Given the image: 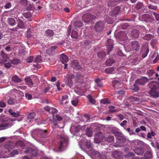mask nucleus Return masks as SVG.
Instances as JSON below:
<instances>
[{
    "instance_id": "nucleus-54",
    "label": "nucleus",
    "mask_w": 159,
    "mask_h": 159,
    "mask_svg": "<svg viewBox=\"0 0 159 159\" xmlns=\"http://www.w3.org/2000/svg\"><path fill=\"white\" fill-rule=\"evenodd\" d=\"M20 2L21 4L25 6H26L28 3L27 0H20Z\"/></svg>"
},
{
    "instance_id": "nucleus-30",
    "label": "nucleus",
    "mask_w": 159,
    "mask_h": 159,
    "mask_svg": "<svg viewBox=\"0 0 159 159\" xmlns=\"http://www.w3.org/2000/svg\"><path fill=\"white\" fill-rule=\"evenodd\" d=\"M138 144L142 147H147L148 146V145L147 144L141 140H139L138 142Z\"/></svg>"
},
{
    "instance_id": "nucleus-23",
    "label": "nucleus",
    "mask_w": 159,
    "mask_h": 159,
    "mask_svg": "<svg viewBox=\"0 0 159 159\" xmlns=\"http://www.w3.org/2000/svg\"><path fill=\"white\" fill-rule=\"evenodd\" d=\"M116 140L117 142L119 143H123L126 141L125 138L122 136L118 137L116 138Z\"/></svg>"
},
{
    "instance_id": "nucleus-32",
    "label": "nucleus",
    "mask_w": 159,
    "mask_h": 159,
    "mask_svg": "<svg viewBox=\"0 0 159 159\" xmlns=\"http://www.w3.org/2000/svg\"><path fill=\"white\" fill-rule=\"evenodd\" d=\"M100 102L101 103L103 104H110L111 103V102L107 98L101 99L100 101Z\"/></svg>"
},
{
    "instance_id": "nucleus-31",
    "label": "nucleus",
    "mask_w": 159,
    "mask_h": 159,
    "mask_svg": "<svg viewBox=\"0 0 159 159\" xmlns=\"http://www.w3.org/2000/svg\"><path fill=\"white\" fill-rule=\"evenodd\" d=\"M42 61L41 56L40 55H37L35 58V61L36 63H41Z\"/></svg>"
},
{
    "instance_id": "nucleus-33",
    "label": "nucleus",
    "mask_w": 159,
    "mask_h": 159,
    "mask_svg": "<svg viewBox=\"0 0 159 159\" xmlns=\"http://www.w3.org/2000/svg\"><path fill=\"white\" fill-rule=\"evenodd\" d=\"M12 81L16 82H21V80L17 76L15 75L13 76L11 78Z\"/></svg>"
},
{
    "instance_id": "nucleus-8",
    "label": "nucleus",
    "mask_w": 159,
    "mask_h": 159,
    "mask_svg": "<svg viewBox=\"0 0 159 159\" xmlns=\"http://www.w3.org/2000/svg\"><path fill=\"white\" fill-rule=\"evenodd\" d=\"M113 40L110 39H107V54H109V53L112 51L113 46Z\"/></svg>"
},
{
    "instance_id": "nucleus-62",
    "label": "nucleus",
    "mask_w": 159,
    "mask_h": 159,
    "mask_svg": "<svg viewBox=\"0 0 159 159\" xmlns=\"http://www.w3.org/2000/svg\"><path fill=\"white\" fill-rule=\"evenodd\" d=\"M25 97L27 98L28 100H30L32 98V96L28 93H26L25 94Z\"/></svg>"
},
{
    "instance_id": "nucleus-28",
    "label": "nucleus",
    "mask_w": 159,
    "mask_h": 159,
    "mask_svg": "<svg viewBox=\"0 0 159 159\" xmlns=\"http://www.w3.org/2000/svg\"><path fill=\"white\" fill-rule=\"evenodd\" d=\"M97 55L100 58H103L106 55V53L105 51H102L98 52Z\"/></svg>"
},
{
    "instance_id": "nucleus-63",
    "label": "nucleus",
    "mask_w": 159,
    "mask_h": 159,
    "mask_svg": "<svg viewBox=\"0 0 159 159\" xmlns=\"http://www.w3.org/2000/svg\"><path fill=\"white\" fill-rule=\"evenodd\" d=\"M119 152L118 151H115L113 153V156L114 157H117L119 156Z\"/></svg>"
},
{
    "instance_id": "nucleus-10",
    "label": "nucleus",
    "mask_w": 159,
    "mask_h": 159,
    "mask_svg": "<svg viewBox=\"0 0 159 159\" xmlns=\"http://www.w3.org/2000/svg\"><path fill=\"white\" fill-rule=\"evenodd\" d=\"M84 75L80 73H78L75 78V82L80 84H82L83 82Z\"/></svg>"
},
{
    "instance_id": "nucleus-48",
    "label": "nucleus",
    "mask_w": 159,
    "mask_h": 159,
    "mask_svg": "<svg viewBox=\"0 0 159 159\" xmlns=\"http://www.w3.org/2000/svg\"><path fill=\"white\" fill-rule=\"evenodd\" d=\"M112 133L115 136H121L122 134V133L120 131H116L114 130H113L112 131Z\"/></svg>"
},
{
    "instance_id": "nucleus-57",
    "label": "nucleus",
    "mask_w": 159,
    "mask_h": 159,
    "mask_svg": "<svg viewBox=\"0 0 159 159\" xmlns=\"http://www.w3.org/2000/svg\"><path fill=\"white\" fill-rule=\"evenodd\" d=\"M7 102L9 104L12 105L14 103V99L12 98H10Z\"/></svg>"
},
{
    "instance_id": "nucleus-42",
    "label": "nucleus",
    "mask_w": 159,
    "mask_h": 159,
    "mask_svg": "<svg viewBox=\"0 0 159 159\" xmlns=\"http://www.w3.org/2000/svg\"><path fill=\"white\" fill-rule=\"evenodd\" d=\"M15 145L17 146H20L22 147H24V144L22 141L21 140L18 141L15 143Z\"/></svg>"
},
{
    "instance_id": "nucleus-1",
    "label": "nucleus",
    "mask_w": 159,
    "mask_h": 159,
    "mask_svg": "<svg viewBox=\"0 0 159 159\" xmlns=\"http://www.w3.org/2000/svg\"><path fill=\"white\" fill-rule=\"evenodd\" d=\"M155 83L154 81H153L149 82L148 84L149 87L151 89L149 93L152 98H154L159 97V89L155 86Z\"/></svg>"
},
{
    "instance_id": "nucleus-12",
    "label": "nucleus",
    "mask_w": 159,
    "mask_h": 159,
    "mask_svg": "<svg viewBox=\"0 0 159 159\" xmlns=\"http://www.w3.org/2000/svg\"><path fill=\"white\" fill-rule=\"evenodd\" d=\"M117 35L118 36L119 39L122 41H126L128 39H129V38L127 36L126 33L123 31H120L117 34Z\"/></svg>"
},
{
    "instance_id": "nucleus-25",
    "label": "nucleus",
    "mask_w": 159,
    "mask_h": 159,
    "mask_svg": "<svg viewBox=\"0 0 159 159\" xmlns=\"http://www.w3.org/2000/svg\"><path fill=\"white\" fill-rule=\"evenodd\" d=\"M93 130L91 128L89 127L86 129V133L88 137H91L93 135Z\"/></svg>"
},
{
    "instance_id": "nucleus-52",
    "label": "nucleus",
    "mask_w": 159,
    "mask_h": 159,
    "mask_svg": "<svg viewBox=\"0 0 159 159\" xmlns=\"http://www.w3.org/2000/svg\"><path fill=\"white\" fill-rule=\"evenodd\" d=\"M154 71L153 70H149L147 71V74L150 77L152 76L155 74Z\"/></svg>"
},
{
    "instance_id": "nucleus-59",
    "label": "nucleus",
    "mask_w": 159,
    "mask_h": 159,
    "mask_svg": "<svg viewBox=\"0 0 159 159\" xmlns=\"http://www.w3.org/2000/svg\"><path fill=\"white\" fill-rule=\"evenodd\" d=\"M78 103V100L77 99H75L71 101V103L75 106H76Z\"/></svg>"
},
{
    "instance_id": "nucleus-60",
    "label": "nucleus",
    "mask_w": 159,
    "mask_h": 159,
    "mask_svg": "<svg viewBox=\"0 0 159 159\" xmlns=\"http://www.w3.org/2000/svg\"><path fill=\"white\" fill-rule=\"evenodd\" d=\"M56 86L57 87V89L58 90L60 91V90H61L62 89L60 87V83L58 81H57L56 83Z\"/></svg>"
},
{
    "instance_id": "nucleus-43",
    "label": "nucleus",
    "mask_w": 159,
    "mask_h": 159,
    "mask_svg": "<svg viewBox=\"0 0 159 159\" xmlns=\"http://www.w3.org/2000/svg\"><path fill=\"white\" fill-rule=\"evenodd\" d=\"M82 23L80 21L75 22L74 24V26L75 28H80L82 27Z\"/></svg>"
},
{
    "instance_id": "nucleus-61",
    "label": "nucleus",
    "mask_w": 159,
    "mask_h": 159,
    "mask_svg": "<svg viewBox=\"0 0 159 159\" xmlns=\"http://www.w3.org/2000/svg\"><path fill=\"white\" fill-rule=\"evenodd\" d=\"M33 60V57L32 56H30L27 58L26 61L28 62H31Z\"/></svg>"
},
{
    "instance_id": "nucleus-21",
    "label": "nucleus",
    "mask_w": 159,
    "mask_h": 159,
    "mask_svg": "<svg viewBox=\"0 0 159 159\" xmlns=\"http://www.w3.org/2000/svg\"><path fill=\"white\" fill-rule=\"evenodd\" d=\"M8 112L12 117H18L20 115V113L19 112H17L16 113L11 109H9Z\"/></svg>"
},
{
    "instance_id": "nucleus-4",
    "label": "nucleus",
    "mask_w": 159,
    "mask_h": 159,
    "mask_svg": "<svg viewBox=\"0 0 159 159\" xmlns=\"http://www.w3.org/2000/svg\"><path fill=\"white\" fill-rule=\"evenodd\" d=\"M129 48L135 51H138L140 47V44L138 41H132L130 43Z\"/></svg>"
},
{
    "instance_id": "nucleus-50",
    "label": "nucleus",
    "mask_w": 159,
    "mask_h": 159,
    "mask_svg": "<svg viewBox=\"0 0 159 159\" xmlns=\"http://www.w3.org/2000/svg\"><path fill=\"white\" fill-rule=\"evenodd\" d=\"M20 62V60L17 58H15L11 61V63L13 64H17Z\"/></svg>"
},
{
    "instance_id": "nucleus-27",
    "label": "nucleus",
    "mask_w": 159,
    "mask_h": 159,
    "mask_svg": "<svg viewBox=\"0 0 159 159\" xmlns=\"http://www.w3.org/2000/svg\"><path fill=\"white\" fill-rule=\"evenodd\" d=\"M68 141V139L67 138H64L63 139L62 141H60V145L58 146V149L60 150L63 146V142H67Z\"/></svg>"
},
{
    "instance_id": "nucleus-38",
    "label": "nucleus",
    "mask_w": 159,
    "mask_h": 159,
    "mask_svg": "<svg viewBox=\"0 0 159 159\" xmlns=\"http://www.w3.org/2000/svg\"><path fill=\"white\" fill-rule=\"evenodd\" d=\"M144 156L146 158H150L152 157V154L149 151H146L144 154Z\"/></svg>"
},
{
    "instance_id": "nucleus-56",
    "label": "nucleus",
    "mask_w": 159,
    "mask_h": 159,
    "mask_svg": "<svg viewBox=\"0 0 159 159\" xmlns=\"http://www.w3.org/2000/svg\"><path fill=\"white\" fill-rule=\"evenodd\" d=\"M148 7L150 9L154 10H156L157 9V7L156 6L153 5L151 4L148 6Z\"/></svg>"
},
{
    "instance_id": "nucleus-44",
    "label": "nucleus",
    "mask_w": 159,
    "mask_h": 159,
    "mask_svg": "<svg viewBox=\"0 0 159 159\" xmlns=\"http://www.w3.org/2000/svg\"><path fill=\"white\" fill-rule=\"evenodd\" d=\"M142 17L145 21H147L150 18V15L148 14H144L142 15Z\"/></svg>"
},
{
    "instance_id": "nucleus-17",
    "label": "nucleus",
    "mask_w": 159,
    "mask_h": 159,
    "mask_svg": "<svg viewBox=\"0 0 159 159\" xmlns=\"http://www.w3.org/2000/svg\"><path fill=\"white\" fill-rule=\"evenodd\" d=\"M85 145L87 148L90 151H92L93 150V144L90 141L86 140L85 142Z\"/></svg>"
},
{
    "instance_id": "nucleus-39",
    "label": "nucleus",
    "mask_w": 159,
    "mask_h": 159,
    "mask_svg": "<svg viewBox=\"0 0 159 159\" xmlns=\"http://www.w3.org/2000/svg\"><path fill=\"white\" fill-rule=\"evenodd\" d=\"M114 68L113 67H111L106 68L105 70V72L106 73L108 74H111L112 73Z\"/></svg>"
},
{
    "instance_id": "nucleus-5",
    "label": "nucleus",
    "mask_w": 159,
    "mask_h": 159,
    "mask_svg": "<svg viewBox=\"0 0 159 159\" xmlns=\"http://www.w3.org/2000/svg\"><path fill=\"white\" fill-rule=\"evenodd\" d=\"M146 129L145 127L141 126L139 128H138L135 130V132L137 133V135L140 137L145 138L146 136V134L142 132H140L142 130L146 131Z\"/></svg>"
},
{
    "instance_id": "nucleus-22",
    "label": "nucleus",
    "mask_w": 159,
    "mask_h": 159,
    "mask_svg": "<svg viewBox=\"0 0 159 159\" xmlns=\"http://www.w3.org/2000/svg\"><path fill=\"white\" fill-rule=\"evenodd\" d=\"M54 34V32L52 30L48 29L45 31L44 35L46 36L52 37Z\"/></svg>"
},
{
    "instance_id": "nucleus-9",
    "label": "nucleus",
    "mask_w": 159,
    "mask_h": 159,
    "mask_svg": "<svg viewBox=\"0 0 159 159\" xmlns=\"http://www.w3.org/2000/svg\"><path fill=\"white\" fill-rule=\"evenodd\" d=\"M102 133L100 132L97 133L95 135L94 139V142L97 143H99L102 142Z\"/></svg>"
},
{
    "instance_id": "nucleus-13",
    "label": "nucleus",
    "mask_w": 159,
    "mask_h": 159,
    "mask_svg": "<svg viewBox=\"0 0 159 159\" xmlns=\"http://www.w3.org/2000/svg\"><path fill=\"white\" fill-rule=\"evenodd\" d=\"M148 81V79L146 77H142L141 78L136 80L135 81V83L139 84L144 85Z\"/></svg>"
},
{
    "instance_id": "nucleus-19",
    "label": "nucleus",
    "mask_w": 159,
    "mask_h": 159,
    "mask_svg": "<svg viewBox=\"0 0 159 159\" xmlns=\"http://www.w3.org/2000/svg\"><path fill=\"white\" fill-rule=\"evenodd\" d=\"M120 10V8L119 7H116L113 11L112 12L111 15L112 16H114L119 14Z\"/></svg>"
},
{
    "instance_id": "nucleus-16",
    "label": "nucleus",
    "mask_w": 159,
    "mask_h": 159,
    "mask_svg": "<svg viewBox=\"0 0 159 159\" xmlns=\"http://www.w3.org/2000/svg\"><path fill=\"white\" fill-rule=\"evenodd\" d=\"M17 25L18 28L20 29H23L25 28V25L23 21L21 20L18 18L17 19Z\"/></svg>"
},
{
    "instance_id": "nucleus-2",
    "label": "nucleus",
    "mask_w": 159,
    "mask_h": 159,
    "mask_svg": "<svg viewBox=\"0 0 159 159\" xmlns=\"http://www.w3.org/2000/svg\"><path fill=\"white\" fill-rule=\"evenodd\" d=\"M104 25L105 23L103 21H98L95 24L94 29L97 33H101L104 28Z\"/></svg>"
},
{
    "instance_id": "nucleus-7",
    "label": "nucleus",
    "mask_w": 159,
    "mask_h": 159,
    "mask_svg": "<svg viewBox=\"0 0 159 159\" xmlns=\"http://www.w3.org/2000/svg\"><path fill=\"white\" fill-rule=\"evenodd\" d=\"M139 34V32L136 29H134L131 33L129 34V39H136L138 38Z\"/></svg>"
},
{
    "instance_id": "nucleus-41",
    "label": "nucleus",
    "mask_w": 159,
    "mask_h": 159,
    "mask_svg": "<svg viewBox=\"0 0 159 159\" xmlns=\"http://www.w3.org/2000/svg\"><path fill=\"white\" fill-rule=\"evenodd\" d=\"M40 133L41 136L43 137H45L48 134V132L47 130H40Z\"/></svg>"
},
{
    "instance_id": "nucleus-14",
    "label": "nucleus",
    "mask_w": 159,
    "mask_h": 159,
    "mask_svg": "<svg viewBox=\"0 0 159 159\" xmlns=\"http://www.w3.org/2000/svg\"><path fill=\"white\" fill-rule=\"evenodd\" d=\"M25 81L29 86L30 87H32L34 85V84L32 81L31 78L30 76L26 77L25 79Z\"/></svg>"
},
{
    "instance_id": "nucleus-6",
    "label": "nucleus",
    "mask_w": 159,
    "mask_h": 159,
    "mask_svg": "<svg viewBox=\"0 0 159 159\" xmlns=\"http://www.w3.org/2000/svg\"><path fill=\"white\" fill-rule=\"evenodd\" d=\"M149 49L147 45H144L142 46L141 49V57L143 58L146 57L148 53Z\"/></svg>"
},
{
    "instance_id": "nucleus-29",
    "label": "nucleus",
    "mask_w": 159,
    "mask_h": 159,
    "mask_svg": "<svg viewBox=\"0 0 159 159\" xmlns=\"http://www.w3.org/2000/svg\"><path fill=\"white\" fill-rule=\"evenodd\" d=\"M114 60L113 59H109L107 60L105 64L107 66H111L114 62Z\"/></svg>"
},
{
    "instance_id": "nucleus-40",
    "label": "nucleus",
    "mask_w": 159,
    "mask_h": 159,
    "mask_svg": "<svg viewBox=\"0 0 159 159\" xmlns=\"http://www.w3.org/2000/svg\"><path fill=\"white\" fill-rule=\"evenodd\" d=\"M152 38V36L149 34H147L143 38L144 40H149Z\"/></svg>"
},
{
    "instance_id": "nucleus-45",
    "label": "nucleus",
    "mask_w": 159,
    "mask_h": 159,
    "mask_svg": "<svg viewBox=\"0 0 159 159\" xmlns=\"http://www.w3.org/2000/svg\"><path fill=\"white\" fill-rule=\"evenodd\" d=\"M23 16L26 18H30L31 17V14L29 11L24 12L23 14Z\"/></svg>"
},
{
    "instance_id": "nucleus-24",
    "label": "nucleus",
    "mask_w": 159,
    "mask_h": 159,
    "mask_svg": "<svg viewBox=\"0 0 159 159\" xmlns=\"http://www.w3.org/2000/svg\"><path fill=\"white\" fill-rule=\"evenodd\" d=\"M7 23L9 25L11 26H13L16 24L15 20L13 18H8Z\"/></svg>"
},
{
    "instance_id": "nucleus-49",
    "label": "nucleus",
    "mask_w": 159,
    "mask_h": 159,
    "mask_svg": "<svg viewBox=\"0 0 159 159\" xmlns=\"http://www.w3.org/2000/svg\"><path fill=\"white\" fill-rule=\"evenodd\" d=\"M143 4L142 2H139L136 5L135 8L137 10H139L143 6Z\"/></svg>"
},
{
    "instance_id": "nucleus-47",
    "label": "nucleus",
    "mask_w": 159,
    "mask_h": 159,
    "mask_svg": "<svg viewBox=\"0 0 159 159\" xmlns=\"http://www.w3.org/2000/svg\"><path fill=\"white\" fill-rule=\"evenodd\" d=\"M36 114L34 112H33L29 113L28 116V118L30 119H32L34 118Z\"/></svg>"
},
{
    "instance_id": "nucleus-3",
    "label": "nucleus",
    "mask_w": 159,
    "mask_h": 159,
    "mask_svg": "<svg viewBox=\"0 0 159 159\" xmlns=\"http://www.w3.org/2000/svg\"><path fill=\"white\" fill-rule=\"evenodd\" d=\"M95 17L94 15L90 13H87L84 15L82 19L84 22L88 23L92 21Z\"/></svg>"
},
{
    "instance_id": "nucleus-15",
    "label": "nucleus",
    "mask_w": 159,
    "mask_h": 159,
    "mask_svg": "<svg viewBox=\"0 0 159 159\" xmlns=\"http://www.w3.org/2000/svg\"><path fill=\"white\" fill-rule=\"evenodd\" d=\"M60 58L63 64L67 63L68 61V58L67 56L64 54L60 55Z\"/></svg>"
},
{
    "instance_id": "nucleus-37",
    "label": "nucleus",
    "mask_w": 159,
    "mask_h": 159,
    "mask_svg": "<svg viewBox=\"0 0 159 159\" xmlns=\"http://www.w3.org/2000/svg\"><path fill=\"white\" fill-rule=\"evenodd\" d=\"M108 107L109 109V112L110 113H114L118 111L117 110L114 109L115 108V107L114 106H109Z\"/></svg>"
},
{
    "instance_id": "nucleus-53",
    "label": "nucleus",
    "mask_w": 159,
    "mask_h": 159,
    "mask_svg": "<svg viewBox=\"0 0 159 159\" xmlns=\"http://www.w3.org/2000/svg\"><path fill=\"white\" fill-rule=\"evenodd\" d=\"M120 84L118 81H116L113 83V87L114 88H118L119 85H120Z\"/></svg>"
},
{
    "instance_id": "nucleus-46",
    "label": "nucleus",
    "mask_w": 159,
    "mask_h": 159,
    "mask_svg": "<svg viewBox=\"0 0 159 159\" xmlns=\"http://www.w3.org/2000/svg\"><path fill=\"white\" fill-rule=\"evenodd\" d=\"M9 124L7 123H3L0 124V128L1 129H3L6 128L8 126Z\"/></svg>"
},
{
    "instance_id": "nucleus-35",
    "label": "nucleus",
    "mask_w": 159,
    "mask_h": 159,
    "mask_svg": "<svg viewBox=\"0 0 159 159\" xmlns=\"http://www.w3.org/2000/svg\"><path fill=\"white\" fill-rule=\"evenodd\" d=\"M114 138L113 136L110 135L106 139L107 141L109 143H112L114 141Z\"/></svg>"
},
{
    "instance_id": "nucleus-34",
    "label": "nucleus",
    "mask_w": 159,
    "mask_h": 159,
    "mask_svg": "<svg viewBox=\"0 0 159 159\" xmlns=\"http://www.w3.org/2000/svg\"><path fill=\"white\" fill-rule=\"evenodd\" d=\"M89 101L92 104H94L95 103V100L92 98V96L90 95H88L87 97Z\"/></svg>"
},
{
    "instance_id": "nucleus-18",
    "label": "nucleus",
    "mask_w": 159,
    "mask_h": 159,
    "mask_svg": "<svg viewBox=\"0 0 159 159\" xmlns=\"http://www.w3.org/2000/svg\"><path fill=\"white\" fill-rule=\"evenodd\" d=\"M135 153L137 155H142L144 153V150L142 148H137L134 149Z\"/></svg>"
},
{
    "instance_id": "nucleus-26",
    "label": "nucleus",
    "mask_w": 159,
    "mask_h": 159,
    "mask_svg": "<svg viewBox=\"0 0 159 159\" xmlns=\"http://www.w3.org/2000/svg\"><path fill=\"white\" fill-rule=\"evenodd\" d=\"M71 36L72 38L77 39L78 38L79 36L78 32L74 30H72L71 31Z\"/></svg>"
},
{
    "instance_id": "nucleus-20",
    "label": "nucleus",
    "mask_w": 159,
    "mask_h": 159,
    "mask_svg": "<svg viewBox=\"0 0 159 159\" xmlns=\"http://www.w3.org/2000/svg\"><path fill=\"white\" fill-rule=\"evenodd\" d=\"M56 48L57 47L56 46H52L46 51V52L49 55H52L54 53L55 50L56 49Z\"/></svg>"
},
{
    "instance_id": "nucleus-58",
    "label": "nucleus",
    "mask_w": 159,
    "mask_h": 159,
    "mask_svg": "<svg viewBox=\"0 0 159 159\" xmlns=\"http://www.w3.org/2000/svg\"><path fill=\"white\" fill-rule=\"evenodd\" d=\"M66 84L69 87H71L73 85V83L71 80H68Z\"/></svg>"
},
{
    "instance_id": "nucleus-51",
    "label": "nucleus",
    "mask_w": 159,
    "mask_h": 159,
    "mask_svg": "<svg viewBox=\"0 0 159 159\" xmlns=\"http://www.w3.org/2000/svg\"><path fill=\"white\" fill-rule=\"evenodd\" d=\"M137 83L134 84V87L133 88V89L136 92L138 91L139 90V88L138 85L137 84Z\"/></svg>"
},
{
    "instance_id": "nucleus-55",
    "label": "nucleus",
    "mask_w": 159,
    "mask_h": 159,
    "mask_svg": "<svg viewBox=\"0 0 159 159\" xmlns=\"http://www.w3.org/2000/svg\"><path fill=\"white\" fill-rule=\"evenodd\" d=\"M68 96L67 95H65L62 96L61 101L60 102L61 104H63L62 102L68 99Z\"/></svg>"
},
{
    "instance_id": "nucleus-64",
    "label": "nucleus",
    "mask_w": 159,
    "mask_h": 159,
    "mask_svg": "<svg viewBox=\"0 0 159 159\" xmlns=\"http://www.w3.org/2000/svg\"><path fill=\"white\" fill-rule=\"evenodd\" d=\"M159 60V55H157L156 58L154 59L153 62L154 63H157Z\"/></svg>"
},
{
    "instance_id": "nucleus-11",
    "label": "nucleus",
    "mask_w": 159,
    "mask_h": 159,
    "mask_svg": "<svg viewBox=\"0 0 159 159\" xmlns=\"http://www.w3.org/2000/svg\"><path fill=\"white\" fill-rule=\"evenodd\" d=\"M63 117H61L58 114H56V115L52 117V121L53 124L54 126H57L58 124L57 121H61L63 119Z\"/></svg>"
},
{
    "instance_id": "nucleus-36",
    "label": "nucleus",
    "mask_w": 159,
    "mask_h": 159,
    "mask_svg": "<svg viewBox=\"0 0 159 159\" xmlns=\"http://www.w3.org/2000/svg\"><path fill=\"white\" fill-rule=\"evenodd\" d=\"M58 112V110L55 108L53 107H51V109L49 112L50 113H51L52 115V117H53L55 115V114L57 113Z\"/></svg>"
}]
</instances>
